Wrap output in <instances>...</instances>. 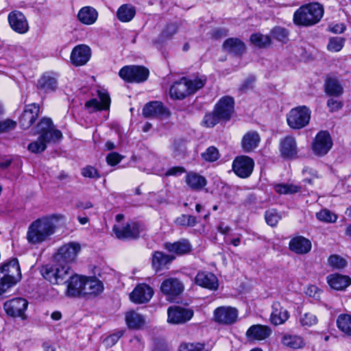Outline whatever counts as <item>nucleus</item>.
<instances>
[{"label": "nucleus", "instance_id": "1", "mask_svg": "<svg viewBox=\"0 0 351 351\" xmlns=\"http://www.w3.org/2000/svg\"><path fill=\"white\" fill-rule=\"evenodd\" d=\"M36 132L38 134V138L27 145V150L34 154L44 152L49 144L55 145L63 139L62 132L56 128L49 117H44L39 120Z\"/></svg>", "mask_w": 351, "mask_h": 351}, {"label": "nucleus", "instance_id": "2", "mask_svg": "<svg viewBox=\"0 0 351 351\" xmlns=\"http://www.w3.org/2000/svg\"><path fill=\"white\" fill-rule=\"evenodd\" d=\"M234 114V98L231 95H223L215 104L213 110L204 114L202 124L206 128H213L219 123H227L230 121Z\"/></svg>", "mask_w": 351, "mask_h": 351}, {"label": "nucleus", "instance_id": "3", "mask_svg": "<svg viewBox=\"0 0 351 351\" xmlns=\"http://www.w3.org/2000/svg\"><path fill=\"white\" fill-rule=\"evenodd\" d=\"M63 215L53 214L34 220L28 227L27 240L32 245L40 244L49 239L56 232L53 220H59Z\"/></svg>", "mask_w": 351, "mask_h": 351}, {"label": "nucleus", "instance_id": "4", "mask_svg": "<svg viewBox=\"0 0 351 351\" xmlns=\"http://www.w3.org/2000/svg\"><path fill=\"white\" fill-rule=\"evenodd\" d=\"M324 14L323 5L310 2L300 6L294 12L293 21L298 27H311L317 24Z\"/></svg>", "mask_w": 351, "mask_h": 351}, {"label": "nucleus", "instance_id": "5", "mask_svg": "<svg viewBox=\"0 0 351 351\" xmlns=\"http://www.w3.org/2000/svg\"><path fill=\"white\" fill-rule=\"evenodd\" d=\"M311 110L305 105L291 108L286 115L287 125L293 130H299L308 125Z\"/></svg>", "mask_w": 351, "mask_h": 351}, {"label": "nucleus", "instance_id": "6", "mask_svg": "<svg viewBox=\"0 0 351 351\" xmlns=\"http://www.w3.org/2000/svg\"><path fill=\"white\" fill-rule=\"evenodd\" d=\"M71 266L62 265L56 262L55 265L47 264L42 266L40 274L51 285L66 284L69 278V272L71 271Z\"/></svg>", "mask_w": 351, "mask_h": 351}, {"label": "nucleus", "instance_id": "7", "mask_svg": "<svg viewBox=\"0 0 351 351\" xmlns=\"http://www.w3.org/2000/svg\"><path fill=\"white\" fill-rule=\"evenodd\" d=\"M149 70L143 65L130 64L123 66L119 71V76L126 83L141 84L149 77Z\"/></svg>", "mask_w": 351, "mask_h": 351}, {"label": "nucleus", "instance_id": "8", "mask_svg": "<svg viewBox=\"0 0 351 351\" xmlns=\"http://www.w3.org/2000/svg\"><path fill=\"white\" fill-rule=\"evenodd\" d=\"M28 306L29 302L25 298L15 297L6 300L3 304V308L7 317L25 320L27 318L26 311Z\"/></svg>", "mask_w": 351, "mask_h": 351}, {"label": "nucleus", "instance_id": "9", "mask_svg": "<svg viewBox=\"0 0 351 351\" xmlns=\"http://www.w3.org/2000/svg\"><path fill=\"white\" fill-rule=\"evenodd\" d=\"M145 230V226L139 221H131L120 228L114 225L112 231L119 240H136Z\"/></svg>", "mask_w": 351, "mask_h": 351}, {"label": "nucleus", "instance_id": "10", "mask_svg": "<svg viewBox=\"0 0 351 351\" xmlns=\"http://www.w3.org/2000/svg\"><path fill=\"white\" fill-rule=\"evenodd\" d=\"M81 250V245L77 242H69L59 247L55 256L56 262L62 265L70 266L75 262L78 253Z\"/></svg>", "mask_w": 351, "mask_h": 351}, {"label": "nucleus", "instance_id": "11", "mask_svg": "<svg viewBox=\"0 0 351 351\" xmlns=\"http://www.w3.org/2000/svg\"><path fill=\"white\" fill-rule=\"evenodd\" d=\"M254 168V161L252 158L246 155H240L234 158L232 163V169L234 174L240 178H249Z\"/></svg>", "mask_w": 351, "mask_h": 351}, {"label": "nucleus", "instance_id": "12", "mask_svg": "<svg viewBox=\"0 0 351 351\" xmlns=\"http://www.w3.org/2000/svg\"><path fill=\"white\" fill-rule=\"evenodd\" d=\"M332 145L333 142L329 132L321 130L315 135L311 148L315 155L322 157L329 152Z\"/></svg>", "mask_w": 351, "mask_h": 351}, {"label": "nucleus", "instance_id": "13", "mask_svg": "<svg viewBox=\"0 0 351 351\" xmlns=\"http://www.w3.org/2000/svg\"><path fill=\"white\" fill-rule=\"evenodd\" d=\"M40 106L37 103H32L25 106L19 117V124L21 129L27 130L34 125L40 114Z\"/></svg>", "mask_w": 351, "mask_h": 351}, {"label": "nucleus", "instance_id": "14", "mask_svg": "<svg viewBox=\"0 0 351 351\" xmlns=\"http://www.w3.org/2000/svg\"><path fill=\"white\" fill-rule=\"evenodd\" d=\"M145 118L164 119L171 116L170 110L160 101H150L146 103L142 110Z\"/></svg>", "mask_w": 351, "mask_h": 351}, {"label": "nucleus", "instance_id": "15", "mask_svg": "<svg viewBox=\"0 0 351 351\" xmlns=\"http://www.w3.org/2000/svg\"><path fill=\"white\" fill-rule=\"evenodd\" d=\"M160 290L168 299L173 300L183 293L184 285L178 278L171 277L162 282Z\"/></svg>", "mask_w": 351, "mask_h": 351}, {"label": "nucleus", "instance_id": "16", "mask_svg": "<svg viewBox=\"0 0 351 351\" xmlns=\"http://www.w3.org/2000/svg\"><path fill=\"white\" fill-rule=\"evenodd\" d=\"M84 276L78 274H71L69 272L66 279V295L72 298H83L84 289Z\"/></svg>", "mask_w": 351, "mask_h": 351}, {"label": "nucleus", "instance_id": "17", "mask_svg": "<svg viewBox=\"0 0 351 351\" xmlns=\"http://www.w3.org/2000/svg\"><path fill=\"white\" fill-rule=\"evenodd\" d=\"M97 95L100 101H98L96 98H91L85 102V108L87 110L93 108L92 110H90V112L108 110L110 107L111 99L108 91L97 90Z\"/></svg>", "mask_w": 351, "mask_h": 351}, {"label": "nucleus", "instance_id": "18", "mask_svg": "<svg viewBox=\"0 0 351 351\" xmlns=\"http://www.w3.org/2000/svg\"><path fill=\"white\" fill-rule=\"evenodd\" d=\"M91 55V49L88 45H77L71 52L70 62L75 66H84L90 60Z\"/></svg>", "mask_w": 351, "mask_h": 351}, {"label": "nucleus", "instance_id": "19", "mask_svg": "<svg viewBox=\"0 0 351 351\" xmlns=\"http://www.w3.org/2000/svg\"><path fill=\"white\" fill-rule=\"evenodd\" d=\"M279 150L280 156L285 160H293L298 158L296 139L292 135H287L280 140Z\"/></svg>", "mask_w": 351, "mask_h": 351}, {"label": "nucleus", "instance_id": "20", "mask_svg": "<svg viewBox=\"0 0 351 351\" xmlns=\"http://www.w3.org/2000/svg\"><path fill=\"white\" fill-rule=\"evenodd\" d=\"M193 316V310L179 306H170L167 310V322L173 324L186 323Z\"/></svg>", "mask_w": 351, "mask_h": 351}, {"label": "nucleus", "instance_id": "21", "mask_svg": "<svg viewBox=\"0 0 351 351\" xmlns=\"http://www.w3.org/2000/svg\"><path fill=\"white\" fill-rule=\"evenodd\" d=\"M83 298L93 299L101 295L104 290V283L96 276H84Z\"/></svg>", "mask_w": 351, "mask_h": 351}, {"label": "nucleus", "instance_id": "22", "mask_svg": "<svg viewBox=\"0 0 351 351\" xmlns=\"http://www.w3.org/2000/svg\"><path fill=\"white\" fill-rule=\"evenodd\" d=\"M214 317L215 322L219 324L232 325L237 320L238 311L231 306H220L215 310Z\"/></svg>", "mask_w": 351, "mask_h": 351}, {"label": "nucleus", "instance_id": "23", "mask_svg": "<svg viewBox=\"0 0 351 351\" xmlns=\"http://www.w3.org/2000/svg\"><path fill=\"white\" fill-rule=\"evenodd\" d=\"M8 21L11 29L15 32L23 34L29 29L25 16L20 11L14 10L8 14Z\"/></svg>", "mask_w": 351, "mask_h": 351}, {"label": "nucleus", "instance_id": "24", "mask_svg": "<svg viewBox=\"0 0 351 351\" xmlns=\"http://www.w3.org/2000/svg\"><path fill=\"white\" fill-rule=\"evenodd\" d=\"M154 295L153 289L146 283L138 284L131 292L130 300L136 304L148 302Z\"/></svg>", "mask_w": 351, "mask_h": 351}, {"label": "nucleus", "instance_id": "25", "mask_svg": "<svg viewBox=\"0 0 351 351\" xmlns=\"http://www.w3.org/2000/svg\"><path fill=\"white\" fill-rule=\"evenodd\" d=\"M195 283L206 289L216 291L219 288V280L213 273L199 271L195 278Z\"/></svg>", "mask_w": 351, "mask_h": 351}, {"label": "nucleus", "instance_id": "26", "mask_svg": "<svg viewBox=\"0 0 351 351\" xmlns=\"http://www.w3.org/2000/svg\"><path fill=\"white\" fill-rule=\"evenodd\" d=\"M223 49L233 56L242 58L246 53L245 43L239 38L231 37L226 39L222 45Z\"/></svg>", "mask_w": 351, "mask_h": 351}, {"label": "nucleus", "instance_id": "27", "mask_svg": "<svg viewBox=\"0 0 351 351\" xmlns=\"http://www.w3.org/2000/svg\"><path fill=\"white\" fill-rule=\"evenodd\" d=\"M58 86V80L49 73L42 74L36 84V89L43 94L56 92Z\"/></svg>", "mask_w": 351, "mask_h": 351}, {"label": "nucleus", "instance_id": "28", "mask_svg": "<svg viewBox=\"0 0 351 351\" xmlns=\"http://www.w3.org/2000/svg\"><path fill=\"white\" fill-rule=\"evenodd\" d=\"M261 136L256 130H250L244 134L241 141V146L244 153L253 152L259 145Z\"/></svg>", "mask_w": 351, "mask_h": 351}, {"label": "nucleus", "instance_id": "29", "mask_svg": "<svg viewBox=\"0 0 351 351\" xmlns=\"http://www.w3.org/2000/svg\"><path fill=\"white\" fill-rule=\"evenodd\" d=\"M329 287L335 291H345L351 285V278L348 275L333 273L326 277Z\"/></svg>", "mask_w": 351, "mask_h": 351}, {"label": "nucleus", "instance_id": "30", "mask_svg": "<svg viewBox=\"0 0 351 351\" xmlns=\"http://www.w3.org/2000/svg\"><path fill=\"white\" fill-rule=\"evenodd\" d=\"M271 334L269 326L262 324H254L248 328L245 336L250 341H262L268 338Z\"/></svg>", "mask_w": 351, "mask_h": 351}, {"label": "nucleus", "instance_id": "31", "mask_svg": "<svg viewBox=\"0 0 351 351\" xmlns=\"http://www.w3.org/2000/svg\"><path fill=\"white\" fill-rule=\"evenodd\" d=\"M176 257L161 251H154L152 254V267L156 273L163 270Z\"/></svg>", "mask_w": 351, "mask_h": 351}, {"label": "nucleus", "instance_id": "32", "mask_svg": "<svg viewBox=\"0 0 351 351\" xmlns=\"http://www.w3.org/2000/svg\"><path fill=\"white\" fill-rule=\"evenodd\" d=\"M311 247V241L300 235L293 237L289 243V250L297 254H308Z\"/></svg>", "mask_w": 351, "mask_h": 351}, {"label": "nucleus", "instance_id": "33", "mask_svg": "<svg viewBox=\"0 0 351 351\" xmlns=\"http://www.w3.org/2000/svg\"><path fill=\"white\" fill-rule=\"evenodd\" d=\"M165 248L178 256L189 254L193 250L192 245L187 239H182L173 243L167 242L165 243Z\"/></svg>", "mask_w": 351, "mask_h": 351}, {"label": "nucleus", "instance_id": "34", "mask_svg": "<svg viewBox=\"0 0 351 351\" xmlns=\"http://www.w3.org/2000/svg\"><path fill=\"white\" fill-rule=\"evenodd\" d=\"M271 308L270 322L274 326L282 324L289 318L288 311L282 306L279 302H274Z\"/></svg>", "mask_w": 351, "mask_h": 351}, {"label": "nucleus", "instance_id": "35", "mask_svg": "<svg viewBox=\"0 0 351 351\" xmlns=\"http://www.w3.org/2000/svg\"><path fill=\"white\" fill-rule=\"evenodd\" d=\"M185 182L191 189L195 191H201L207 185L206 178L193 171L186 173Z\"/></svg>", "mask_w": 351, "mask_h": 351}, {"label": "nucleus", "instance_id": "36", "mask_svg": "<svg viewBox=\"0 0 351 351\" xmlns=\"http://www.w3.org/2000/svg\"><path fill=\"white\" fill-rule=\"evenodd\" d=\"M179 25L177 23H167L160 32L158 38L154 40L155 45H162L168 40H171L178 33Z\"/></svg>", "mask_w": 351, "mask_h": 351}, {"label": "nucleus", "instance_id": "37", "mask_svg": "<svg viewBox=\"0 0 351 351\" xmlns=\"http://www.w3.org/2000/svg\"><path fill=\"white\" fill-rule=\"evenodd\" d=\"M280 343L284 346L293 349L299 350L303 348L305 345V341L303 337L290 333L282 334Z\"/></svg>", "mask_w": 351, "mask_h": 351}, {"label": "nucleus", "instance_id": "38", "mask_svg": "<svg viewBox=\"0 0 351 351\" xmlns=\"http://www.w3.org/2000/svg\"><path fill=\"white\" fill-rule=\"evenodd\" d=\"M125 321L130 330H141L145 324L144 316L134 310L125 313Z\"/></svg>", "mask_w": 351, "mask_h": 351}, {"label": "nucleus", "instance_id": "39", "mask_svg": "<svg viewBox=\"0 0 351 351\" xmlns=\"http://www.w3.org/2000/svg\"><path fill=\"white\" fill-rule=\"evenodd\" d=\"M169 96L173 100H183L189 97L187 87L182 77L174 82L169 88Z\"/></svg>", "mask_w": 351, "mask_h": 351}, {"label": "nucleus", "instance_id": "40", "mask_svg": "<svg viewBox=\"0 0 351 351\" xmlns=\"http://www.w3.org/2000/svg\"><path fill=\"white\" fill-rule=\"evenodd\" d=\"M324 92L328 96L340 97L343 93V88L335 77L327 76L324 84Z\"/></svg>", "mask_w": 351, "mask_h": 351}, {"label": "nucleus", "instance_id": "41", "mask_svg": "<svg viewBox=\"0 0 351 351\" xmlns=\"http://www.w3.org/2000/svg\"><path fill=\"white\" fill-rule=\"evenodd\" d=\"M98 17L97 10L90 6L81 8L77 14L78 20L84 25H92L95 23Z\"/></svg>", "mask_w": 351, "mask_h": 351}, {"label": "nucleus", "instance_id": "42", "mask_svg": "<svg viewBox=\"0 0 351 351\" xmlns=\"http://www.w3.org/2000/svg\"><path fill=\"white\" fill-rule=\"evenodd\" d=\"M198 222V217L190 214H182L173 220V223L176 227L183 229L194 228Z\"/></svg>", "mask_w": 351, "mask_h": 351}, {"label": "nucleus", "instance_id": "43", "mask_svg": "<svg viewBox=\"0 0 351 351\" xmlns=\"http://www.w3.org/2000/svg\"><path fill=\"white\" fill-rule=\"evenodd\" d=\"M336 325L344 336L351 337V314H339L337 317Z\"/></svg>", "mask_w": 351, "mask_h": 351}, {"label": "nucleus", "instance_id": "44", "mask_svg": "<svg viewBox=\"0 0 351 351\" xmlns=\"http://www.w3.org/2000/svg\"><path fill=\"white\" fill-rule=\"evenodd\" d=\"M136 8L131 4H123L117 10V19L123 23L131 21L136 15Z\"/></svg>", "mask_w": 351, "mask_h": 351}, {"label": "nucleus", "instance_id": "45", "mask_svg": "<svg viewBox=\"0 0 351 351\" xmlns=\"http://www.w3.org/2000/svg\"><path fill=\"white\" fill-rule=\"evenodd\" d=\"M250 43L258 49H265L272 44V40L270 36L264 35L260 32L253 33L249 38Z\"/></svg>", "mask_w": 351, "mask_h": 351}, {"label": "nucleus", "instance_id": "46", "mask_svg": "<svg viewBox=\"0 0 351 351\" xmlns=\"http://www.w3.org/2000/svg\"><path fill=\"white\" fill-rule=\"evenodd\" d=\"M0 274H10L20 279L21 278V268L16 258H12L10 261L3 263L0 267Z\"/></svg>", "mask_w": 351, "mask_h": 351}, {"label": "nucleus", "instance_id": "47", "mask_svg": "<svg viewBox=\"0 0 351 351\" xmlns=\"http://www.w3.org/2000/svg\"><path fill=\"white\" fill-rule=\"evenodd\" d=\"M19 279L10 274H5L3 277L0 278V300L3 299L5 296L3 295L10 288L14 287Z\"/></svg>", "mask_w": 351, "mask_h": 351}, {"label": "nucleus", "instance_id": "48", "mask_svg": "<svg viewBox=\"0 0 351 351\" xmlns=\"http://www.w3.org/2000/svg\"><path fill=\"white\" fill-rule=\"evenodd\" d=\"M264 218L267 225L271 228H276L282 216L277 208H272L265 210Z\"/></svg>", "mask_w": 351, "mask_h": 351}, {"label": "nucleus", "instance_id": "49", "mask_svg": "<svg viewBox=\"0 0 351 351\" xmlns=\"http://www.w3.org/2000/svg\"><path fill=\"white\" fill-rule=\"evenodd\" d=\"M182 80L184 81L186 86L187 87L189 96L194 95L199 90L204 88L206 82V80H202L199 77H195L193 80H191L186 77H182Z\"/></svg>", "mask_w": 351, "mask_h": 351}, {"label": "nucleus", "instance_id": "50", "mask_svg": "<svg viewBox=\"0 0 351 351\" xmlns=\"http://www.w3.org/2000/svg\"><path fill=\"white\" fill-rule=\"evenodd\" d=\"M270 36L276 40L286 44L289 41V31L280 26H275L270 31Z\"/></svg>", "mask_w": 351, "mask_h": 351}, {"label": "nucleus", "instance_id": "51", "mask_svg": "<svg viewBox=\"0 0 351 351\" xmlns=\"http://www.w3.org/2000/svg\"><path fill=\"white\" fill-rule=\"evenodd\" d=\"M275 191L280 195L294 194L299 193L301 187L292 184H277L274 186Z\"/></svg>", "mask_w": 351, "mask_h": 351}, {"label": "nucleus", "instance_id": "52", "mask_svg": "<svg viewBox=\"0 0 351 351\" xmlns=\"http://www.w3.org/2000/svg\"><path fill=\"white\" fill-rule=\"evenodd\" d=\"M347 264V261L339 254H331L328 258V265L333 269H343Z\"/></svg>", "mask_w": 351, "mask_h": 351}, {"label": "nucleus", "instance_id": "53", "mask_svg": "<svg viewBox=\"0 0 351 351\" xmlns=\"http://www.w3.org/2000/svg\"><path fill=\"white\" fill-rule=\"evenodd\" d=\"M178 351H208L206 349L204 343L201 342H182L179 347Z\"/></svg>", "mask_w": 351, "mask_h": 351}, {"label": "nucleus", "instance_id": "54", "mask_svg": "<svg viewBox=\"0 0 351 351\" xmlns=\"http://www.w3.org/2000/svg\"><path fill=\"white\" fill-rule=\"evenodd\" d=\"M201 157L206 162H213L220 158V154L216 147L209 146L204 152L201 154Z\"/></svg>", "mask_w": 351, "mask_h": 351}, {"label": "nucleus", "instance_id": "55", "mask_svg": "<svg viewBox=\"0 0 351 351\" xmlns=\"http://www.w3.org/2000/svg\"><path fill=\"white\" fill-rule=\"evenodd\" d=\"M345 42L344 38L332 37L329 39L327 49L330 51L339 52L343 49Z\"/></svg>", "mask_w": 351, "mask_h": 351}, {"label": "nucleus", "instance_id": "56", "mask_svg": "<svg viewBox=\"0 0 351 351\" xmlns=\"http://www.w3.org/2000/svg\"><path fill=\"white\" fill-rule=\"evenodd\" d=\"M317 219L320 221L326 223H335L337 219V215L328 209H322L316 213Z\"/></svg>", "mask_w": 351, "mask_h": 351}, {"label": "nucleus", "instance_id": "57", "mask_svg": "<svg viewBox=\"0 0 351 351\" xmlns=\"http://www.w3.org/2000/svg\"><path fill=\"white\" fill-rule=\"evenodd\" d=\"M318 322L316 315L311 313H305L301 316L300 323L303 327H311L315 325Z\"/></svg>", "mask_w": 351, "mask_h": 351}, {"label": "nucleus", "instance_id": "58", "mask_svg": "<svg viewBox=\"0 0 351 351\" xmlns=\"http://www.w3.org/2000/svg\"><path fill=\"white\" fill-rule=\"evenodd\" d=\"M81 174L84 178L91 179H99L101 178V174L99 171L93 166L87 165L82 169Z\"/></svg>", "mask_w": 351, "mask_h": 351}, {"label": "nucleus", "instance_id": "59", "mask_svg": "<svg viewBox=\"0 0 351 351\" xmlns=\"http://www.w3.org/2000/svg\"><path fill=\"white\" fill-rule=\"evenodd\" d=\"M124 333V330H118L114 333L110 334L108 337H106L104 341L108 346L112 347L123 336Z\"/></svg>", "mask_w": 351, "mask_h": 351}, {"label": "nucleus", "instance_id": "60", "mask_svg": "<svg viewBox=\"0 0 351 351\" xmlns=\"http://www.w3.org/2000/svg\"><path fill=\"white\" fill-rule=\"evenodd\" d=\"M17 125V122L11 119H6L0 121V133L8 132L14 130Z\"/></svg>", "mask_w": 351, "mask_h": 351}, {"label": "nucleus", "instance_id": "61", "mask_svg": "<svg viewBox=\"0 0 351 351\" xmlns=\"http://www.w3.org/2000/svg\"><path fill=\"white\" fill-rule=\"evenodd\" d=\"M256 81V77L254 75H250L245 78L240 85L239 90L241 93H247L249 90L254 88V84Z\"/></svg>", "mask_w": 351, "mask_h": 351}, {"label": "nucleus", "instance_id": "62", "mask_svg": "<svg viewBox=\"0 0 351 351\" xmlns=\"http://www.w3.org/2000/svg\"><path fill=\"white\" fill-rule=\"evenodd\" d=\"M228 34V29L224 27H217L210 32V38L213 40H219Z\"/></svg>", "mask_w": 351, "mask_h": 351}, {"label": "nucleus", "instance_id": "63", "mask_svg": "<svg viewBox=\"0 0 351 351\" xmlns=\"http://www.w3.org/2000/svg\"><path fill=\"white\" fill-rule=\"evenodd\" d=\"M123 156L116 152L109 153L106 156V162L111 167L118 165L123 159Z\"/></svg>", "mask_w": 351, "mask_h": 351}, {"label": "nucleus", "instance_id": "64", "mask_svg": "<svg viewBox=\"0 0 351 351\" xmlns=\"http://www.w3.org/2000/svg\"><path fill=\"white\" fill-rule=\"evenodd\" d=\"M186 170L184 167L182 166H174L169 168L165 173V176L167 177L169 176H180L182 173H186Z\"/></svg>", "mask_w": 351, "mask_h": 351}]
</instances>
